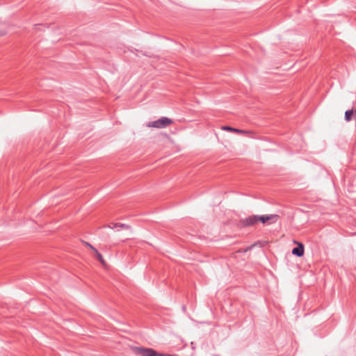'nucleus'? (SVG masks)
I'll return each instance as SVG.
<instances>
[{
    "label": "nucleus",
    "mask_w": 356,
    "mask_h": 356,
    "mask_svg": "<svg viewBox=\"0 0 356 356\" xmlns=\"http://www.w3.org/2000/svg\"><path fill=\"white\" fill-rule=\"evenodd\" d=\"M174 123L173 120L168 117H161L156 120L150 121L146 124V127L155 129H165L171 126Z\"/></svg>",
    "instance_id": "f257e3e1"
},
{
    "label": "nucleus",
    "mask_w": 356,
    "mask_h": 356,
    "mask_svg": "<svg viewBox=\"0 0 356 356\" xmlns=\"http://www.w3.org/2000/svg\"><path fill=\"white\" fill-rule=\"evenodd\" d=\"M279 218V216L275 214H270V215H263V216H259V222H261L264 224L268 223V224H272L275 222Z\"/></svg>",
    "instance_id": "f03ea898"
},
{
    "label": "nucleus",
    "mask_w": 356,
    "mask_h": 356,
    "mask_svg": "<svg viewBox=\"0 0 356 356\" xmlns=\"http://www.w3.org/2000/svg\"><path fill=\"white\" fill-rule=\"evenodd\" d=\"M259 216H250L241 220L243 226H252L259 222Z\"/></svg>",
    "instance_id": "7ed1b4c3"
},
{
    "label": "nucleus",
    "mask_w": 356,
    "mask_h": 356,
    "mask_svg": "<svg viewBox=\"0 0 356 356\" xmlns=\"http://www.w3.org/2000/svg\"><path fill=\"white\" fill-rule=\"evenodd\" d=\"M221 129L223 131H230V132L240 134H250L253 133L252 131H250L238 129L233 128V127H229V126H222V127H221Z\"/></svg>",
    "instance_id": "20e7f679"
},
{
    "label": "nucleus",
    "mask_w": 356,
    "mask_h": 356,
    "mask_svg": "<svg viewBox=\"0 0 356 356\" xmlns=\"http://www.w3.org/2000/svg\"><path fill=\"white\" fill-rule=\"evenodd\" d=\"M295 243H297L298 247L292 250V254L298 257H302L304 254V245L299 242Z\"/></svg>",
    "instance_id": "39448f33"
},
{
    "label": "nucleus",
    "mask_w": 356,
    "mask_h": 356,
    "mask_svg": "<svg viewBox=\"0 0 356 356\" xmlns=\"http://www.w3.org/2000/svg\"><path fill=\"white\" fill-rule=\"evenodd\" d=\"M91 250L94 252L97 259L100 261V263L102 265L106 266V263L104 259L103 258L102 255L97 251V250L94 247H91Z\"/></svg>",
    "instance_id": "423d86ee"
},
{
    "label": "nucleus",
    "mask_w": 356,
    "mask_h": 356,
    "mask_svg": "<svg viewBox=\"0 0 356 356\" xmlns=\"http://www.w3.org/2000/svg\"><path fill=\"white\" fill-rule=\"evenodd\" d=\"M355 111L353 110H348L345 112V120L347 122H349L352 120V118L354 117Z\"/></svg>",
    "instance_id": "0eeeda50"
},
{
    "label": "nucleus",
    "mask_w": 356,
    "mask_h": 356,
    "mask_svg": "<svg viewBox=\"0 0 356 356\" xmlns=\"http://www.w3.org/2000/svg\"><path fill=\"white\" fill-rule=\"evenodd\" d=\"M118 226H119L120 227L123 228V229H129L130 228V227L129 225H126L124 224H120V225H118Z\"/></svg>",
    "instance_id": "6e6552de"
},
{
    "label": "nucleus",
    "mask_w": 356,
    "mask_h": 356,
    "mask_svg": "<svg viewBox=\"0 0 356 356\" xmlns=\"http://www.w3.org/2000/svg\"><path fill=\"white\" fill-rule=\"evenodd\" d=\"M86 245L88 247H89L90 249H91V247H93L92 245H90V243H86Z\"/></svg>",
    "instance_id": "1a4fd4ad"
},
{
    "label": "nucleus",
    "mask_w": 356,
    "mask_h": 356,
    "mask_svg": "<svg viewBox=\"0 0 356 356\" xmlns=\"http://www.w3.org/2000/svg\"><path fill=\"white\" fill-rule=\"evenodd\" d=\"M5 33H2L0 34V35H3Z\"/></svg>",
    "instance_id": "9d476101"
},
{
    "label": "nucleus",
    "mask_w": 356,
    "mask_h": 356,
    "mask_svg": "<svg viewBox=\"0 0 356 356\" xmlns=\"http://www.w3.org/2000/svg\"><path fill=\"white\" fill-rule=\"evenodd\" d=\"M354 116H356V111H355Z\"/></svg>",
    "instance_id": "9b49d317"
}]
</instances>
